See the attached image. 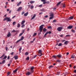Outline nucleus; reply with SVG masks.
<instances>
[{"label": "nucleus", "instance_id": "nucleus-1", "mask_svg": "<svg viewBox=\"0 0 76 76\" xmlns=\"http://www.w3.org/2000/svg\"><path fill=\"white\" fill-rule=\"evenodd\" d=\"M7 20L8 22H10L12 21V20L10 19V18L6 17L4 19V21Z\"/></svg>", "mask_w": 76, "mask_h": 76}, {"label": "nucleus", "instance_id": "nucleus-2", "mask_svg": "<svg viewBox=\"0 0 76 76\" xmlns=\"http://www.w3.org/2000/svg\"><path fill=\"white\" fill-rule=\"evenodd\" d=\"M38 53L39 54L38 55L39 57H41V56L42 55V53H42V50H39L38 52Z\"/></svg>", "mask_w": 76, "mask_h": 76}, {"label": "nucleus", "instance_id": "nucleus-3", "mask_svg": "<svg viewBox=\"0 0 76 76\" xmlns=\"http://www.w3.org/2000/svg\"><path fill=\"white\" fill-rule=\"evenodd\" d=\"M34 66H32L30 68V70L29 71V72H31V73H33L34 72Z\"/></svg>", "mask_w": 76, "mask_h": 76}, {"label": "nucleus", "instance_id": "nucleus-4", "mask_svg": "<svg viewBox=\"0 0 76 76\" xmlns=\"http://www.w3.org/2000/svg\"><path fill=\"white\" fill-rule=\"evenodd\" d=\"M44 26V25H42L41 26H40L39 27V29L40 30V32H42V29H43V26Z\"/></svg>", "mask_w": 76, "mask_h": 76}, {"label": "nucleus", "instance_id": "nucleus-5", "mask_svg": "<svg viewBox=\"0 0 76 76\" xmlns=\"http://www.w3.org/2000/svg\"><path fill=\"white\" fill-rule=\"evenodd\" d=\"M62 29H63V27H58L57 28V31H59V32H60V31H61Z\"/></svg>", "mask_w": 76, "mask_h": 76}, {"label": "nucleus", "instance_id": "nucleus-6", "mask_svg": "<svg viewBox=\"0 0 76 76\" xmlns=\"http://www.w3.org/2000/svg\"><path fill=\"white\" fill-rule=\"evenodd\" d=\"M61 61V60H60L59 59H58L57 60H56V62H58L59 63H60V62Z\"/></svg>", "mask_w": 76, "mask_h": 76}, {"label": "nucleus", "instance_id": "nucleus-7", "mask_svg": "<svg viewBox=\"0 0 76 76\" xmlns=\"http://www.w3.org/2000/svg\"><path fill=\"white\" fill-rule=\"evenodd\" d=\"M11 36V34H10V32H9L8 34L7 35V37H10Z\"/></svg>", "mask_w": 76, "mask_h": 76}, {"label": "nucleus", "instance_id": "nucleus-8", "mask_svg": "<svg viewBox=\"0 0 76 76\" xmlns=\"http://www.w3.org/2000/svg\"><path fill=\"white\" fill-rule=\"evenodd\" d=\"M32 73L31 72H27L26 73V75H28V76L30 75H31V74Z\"/></svg>", "mask_w": 76, "mask_h": 76}, {"label": "nucleus", "instance_id": "nucleus-9", "mask_svg": "<svg viewBox=\"0 0 76 76\" xmlns=\"http://www.w3.org/2000/svg\"><path fill=\"white\" fill-rule=\"evenodd\" d=\"M73 28V26H69L67 28V29H72Z\"/></svg>", "mask_w": 76, "mask_h": 76}, {"label": "nucleus", "instance_id": "nucleus-10", "mask_svg": "<svg viewBox=\"0 0 76 76\" xmlns=\"http://www.w3.org/2000/svg\"><path fill=\"white\" fill-rule=\"evenodd\" d=\"M56 57H57L58 58H61V57H62V56L60 55H56Z\"/></svg>", "mask_w": 76, "mask_h": 76}, {"label": "nucleus", "instance_id": "nucleus-11", "mask_svg": "<svg viewBox=\"0 0 76 76\" xmlns=\"http://www.w3.org/2000/svg\"><path fill=\"white\" fill-rule=\"evenodd\" d=\"M14 58L15 60H17L18 58V56H14Z\"/></svg>", "mask_w": 76, "mask_h": 76}, {"label": "nucleus", "instance_id": "nucleus-12", "mask_svg": "<svg viewBox=\"0 0 76 76\" xmlns=\"http://www.w3.org/2000/svg\"><path fill=\"white\" fill-rule=\"evenodd\" d=\"M22 7H19L18 9L17 10V11H20V10H22Z\"/></svg>", "mask_w": 76, "mask_h": 76}, {"label": "nucleus", "instance_id": "nucleus-13", "mask_svg": "<svg viewBox=\"0 0 76 76\" xmlns=\"http://www.w3.org/2000/svg\"><path fill=\"white\" fill-rule=\"evenodd\" d=\"M25 22H26L25 20H23L21 22V25H23V24L25 23Z\"/></svg>", "mask_w": 76, "mask_h": 76}, {"label": "nucleus", "instance_id": "nucleus-14", "mask_svg": "<svg viewBox=\"0 0 76 76\" xmlns=\"http://www.w3.org/2000/svg\"><path fill=\"white\" fill-rule=\"evenodd\" d=\"M73 19V16H71L69 18V20H71V19Z\"/></svg>", "mask_w": 76, "mask_h": 76}, {"label": "nucleus", "instance_id": "nucleus-15", "mask_svg": "<svg viewBox=\"0 0 76 76\" xmlns=\"http://www.w3.org/2000/svg\"><path fill=\"white\" fill-rule=\"evenodd\" d=\"M28 15V12H27L26 13L24 14V16H27Z\"/></svg>", "mask_w": 76, "mask_h": 76}, {"label": "nucleus", "instance_id": "nucleus-16", "mask_svg": "<svg viewBox=\"0 0 76 76\" xmlns=\"http://www.w3.org/2000/svg\"><path fill=\"white\" fill-rule=\"evenodd\" d=\"M36 16V15H35V14H34V15L33 16V17H32V18H31V20H32V19H34V18H35Z\"/></svg>", "mask_w": 76, "mask_h": 76}, {"label": "nucleus", "instance_id": "nucleus-17", "mask_svg": "<svg viewBox=\"0 0 76 76\" xmlns=\"http://www.w3.org/2000/svg\"><path fill=\"white\" fill-rule=\"evenodd\" d=\"M21 50H22V47H21L20 48H19V53H21Z\"/></svg>", "mask_w": 76, "mask_h": 76}, {"label": "nucleus", "instance_id": "nucleus-18", "mask_svg": "<svg viewBox=\"0 0 76 76\" xmlns=\"http://www.w3.org/2000/svg\"><path fill=\"white\" fill-rule=\"evenodd\" d=\"M30 3L31 4H32L33 3H35V1H30Z\"/></svg>", "mask_w": 76, "mask_h": 76}, {"label": "nucleus", "instance_id": "nucleus-19", "mask_svg": "<svg viewBox=\"0 0 76 76\" xmlns=\"http://www.w3.org/2000/svg\"><path fill=\"white\" fill-rule=\"evenodd\" d=\"M23 39H24V37H23V36H22L20 39V41H22V40H23Z\"/></svg>", "mask_w": 76, "mask_h": 76}, {"label": "nucleus", "instance_id": "nucleus-20", "mask_svg": "<svg viewBox=\"0 0 76 76\" xmlns=\"http://www.w3.org/2000/svg\"><path fill=\"white\" fill-rule=\"evenodd\" d=\"M34 5H31L30 7V9H32L34 8Z\"/></svg>", "mask_w": 76, "mask_h": 76}, {"label": "nucleus", "instance_id": "nucleus-21", "mask_svg": "<svg viewBox=\"0 0 76 76\" xmlns=\"http://www.w3.org/2000/svg\"><path fill=\"white\" fill-rule=\"evenodd\" d=\"M20 24L18 23L17 24V28H19V27H20Z\"/></svg>", "mask_w": 76, "mask_h": 76}, {"label": "nucleus", "instance_id": "nucleus-22", "mask_svg": "<svg viewBox=\"0 0 76 76\" xmlns=\"http://www.w3.org/2000/svg\"><path fill=\"white\" fill-rule=\"evenodd\" d=\"M75 55H72L71 57L72 58H75Z\"/></svg>", "mask_w": 76, "mask_h": 76}, {"label": "nucleus", "instance_id": "nucleus-23", "mask_svg": "<svg viewBox=\"0 0 76 76\" xmlns=\"http://www.w3.org/2000/svg\"><path fill=\"white\" fill-rule=\"evenodd\" d=\"M18 71V69H16L15 70L13 71V72L14 73H16V72Z\"/></svg>", "mask_w": 76, "mask_h": 76}, {"label": "nucleus", "instance_id": "nucleus-24", "mask_svg": "<svg viewBox=\"0 0 76 76\" xmlns=\"http://www.w3.org/2000/svg\"><path fill=\"white\" fill-rule=\"evenodd\" d=\"M6 58H7V56H4V58L3 59H2V60H4L5 59H6Z\"/></svg>", "mask_w": 76, "mask_h": 76}, {"label": "nucleus", "instance_id": "nucleus-25", "mask_svg": "<svg viewBox=\"0 0 76 76\" xmlns=\"http://www.w3.org/2000/svg\"><path fill=\"white\" fill-rule=\"evenodd\" d=\"M5 55L4 54H3L0 57V58H3L4 56Z\"/></svg>", "mask_w": 76, "mask_h": 76}, {"label": "nucleus", "instance_id": "nucleus-26", "mask_svg": "<svg viewBox=\"0 0 76 76\" xmlns=\"http://www.w3.org/2000/svg\"><path fill=\"white\" fill-rule=\"evenodd\" d=\"M21 4V1H20L19 3H18V4H17V6H19L20 4Z\"/></svg>", "mask_w": 76, "mask_h": 76}, {"label": "nucleus", "instance_id": "nucleus-27", "mask_svg": "<svg viewBox=\"0 0 76 76\" xmlns=\"http://www.w3.org/2000/svg\"><path fill=\"white\" fill-rule=\"evenodd\" d=\"M53 67V65H50L49 66V69H51V68H52Z\"/></svg>", "mask_w": 76, "mask_h": 76}, {"label": "nucleus", "instance_id": "nucleus-28", "mask_svg": "<svg viewBox=\"0 0 76 76\" xmlns=\"http://www.w3.org/2000/svg\"><path fill=\"white\" fill-rule=\"evenodd\" d=\"M5 62H6V60H4L2 62V64H4V63H5Z\"/></svg>", "mask_w": 76, "mask_h": 76}, {"label": "nucleus", "instance_id": "nucleus-29", "mask_svg": "<svg viewBox=\"0 0 76 76\" xmlns=\"http://www.w3.org/2000/svg\"><path fill=\"white\" fill-rule=\"evenodd\" d=\"M46 30L47 29H46V28H44L43 29V32H46Z\"/></svg>", "mask_w": 76, "mask_h": 76}, {"label": "nucleus", "instance_id": "nucleus-30", "mask_svg": "<svg viewBox=\"0 0 76 76\" xmlns=\"http://www.w3.org/2000/svg\"><path fill=\"white\" fill-rule=\"evenodd\" d=\"M61 3V1H60L59 2H58L57 4V6H58V5H59V4H60V3Z\"/></svg>", "mask_w": 76, "mask_h": 76}, {"label": "nucleus", "instance_id": "nucleus-31", "mask_svg": "<svg viewBox=\"0 0 76 76\" xmlns=\"http://www.w3.org/2000/svg\"><path fill=\"white\" fill-rule=\"evenodd\" d=\"M48 34V32H46V33L44 35V37H45V35H47V34Z\"/></svg>", "mask_w": 76, "mask_h": 76}, {"label": "nucleus", "instance_id": "nucleus-32", "mask_svg": "<svg viewBox=\"0 0 76 76\" xmlns=\"http://www.w3.org/2000/svg\"><path fill=\"white\" fill-rule=\"evenodd\" d=\"M47 28L48 29H50L51 28H51V26H48Z\"/></svg>", "mask_w": 76, "mask_h": 76}, {"label": "nucleus", "instance_id": "nucleus-33", "mask_svg": "<svg viewBox=\"0 0 76 76\" xmlns=\"http://www.w3.org/2000/svg\"><path fill=\"white\" fill-rule=\"evenodd\" d=\"M68 41H66L64 42V44L67 45V43L68 42Z\"/></svg>", "mask_w": 76, "mask_h": 76}, {"label": "nucleus", "instance_id": "nucleus-34", "mask_svg": "<svg viewBox=\"0 0 76 76\" xmlns=\"http://www.w3.org/2000/svg\"><path fill=\"white\" fill-rule=\"evenodd\" d=\"M54 15L53 13H51L50 15V16H52L53 17Z\"/></svg>", "mask_w": 76, "mask_h": 76}, {"label": "nucleus", "instance_id": "nucleus-35", "mask_svg": "<svg viewBox=\"0 0 76 76\" xmlns=\"http://www.w3.org/2000/svg\"><path fill=\"white\" fill-rule=\"evenodd\" d=\"M20 39L19 40H18L17 41L16 43H18V42H20Z\"/></svg>", "mask_w": 76, "mask_h": 76}, {"label": "nucleus", "instance_id": "nucleus-36", "mask_svg": "<svg viewBox=\"0 0 76 76\" xmlns=\"http://www.w3.org/2000/svg\"><path fill=\"white\" fill-rule=\"evenodd\" d=\"M26 60H29V57L28 56H27V57L26 58Z\"/></svg>", "mask_w": 76, "mask_h": 76}, {"label": "nucleus", "instance_id": "nucleus-37", "mask_svg": "<svg viewBox=\"0 0 76 76\" xmlns=\"http://www.w3.org/2000/svg\"><path fill=\"white\" fill-rule=\"evenodd\" d=\"M61 45H62L61 43H60L58 45V46H61Z\"/></svg>", "mask_w": 76, "mask_h": 76}, {"label": "nucleus", "instance_id": "nucleus-38", "mask_svg": "<svg viewBox=\"0 0 76 76\" xmlns=\"http://www.w3.org/2000/svg\"><path fill=\"white\" fill-rule=\"evenodd\" d=\"M25 55L26 56H27V55H28V52H26L25 53Z\"/></svg>", "mask_w": 76, "mask_h": 76}, {"label": "nucleus", "instance_id": "nucleus-39", "mask_svg": "<svg viewBox=\"0 0 76 76\" xmlns=\"http://www.w3.org/2000/svg\"><path fill=\"white\" fill-rule=\"evenodd\" d=\"M53 23H55V22H57V20H53Z\"/></svg>", "mask_w": 76, "mask_h": 76}, {"label": "nucleus", "instance_id": "nucleus-40", "mask_svg": "<svg viewBox=\"0 0 76 76\" xmlns=\"http://www.w3.org/2000/svg\"><path fill=\"white\" fill-rule=\"evenodd\" d=\"M23 34L22 33H20L19 35V37H20Z\"/></svg>", "mask_w": 76, "mask_h": 76}, {"label": "nucleus", "instance_id": "nucleus-41", "mask_svg": "<svg viewBox=\"0 0 76 76\" xmlns=\"http://www.w3.org/2000/svg\"><path fill=\"white\" fill-rule=\"evenodd\" d=\"M7 74L8 75H10V72H8Z\"/></svg>", "mask_w": 76, "mask_h": 76}, {"label": "nucleus", "instance_id": "nucleus-42", "mask_svg": "<svg viewBox=\"0 0 76 76\" xmlns=\"http://www.w3.org/2000/svg\"><path fill=\"white\" fill-rule=\"evenodd\" d=\"M53 17H50L49 18V19H52L53 18Z\"/></svg>", "mask_w": 76, "mask_h": 76}, {"label": "nucleus", "instance_id": "nucleus-43", "mask_svg": "<svg viewBox=\"0 0 76 76\" xmlns=\"http://www.w3.org/2000/svg\"><path fill=\"white\" fill-rule=\"evenodd\" d=\"M25 26V24H23L22 26H21L22 28H23Z\"/></svg>", "mask_w": 76, "mask_h": 76}, {"label": "nucleus", "instance_id": "nucleus-44", "mask_svg": "<svg viewBox=\"0 0 76 76\" xmlns=\"http://www.w3.org/2000/svg\"><path fill=\"white\" fill-rule=\"evenodd\" d=\"M37 35V33H34V34L33 35V37H34V36H35V35Z\"/></svg>", "mask_w": 76, "mask_h": 76}, {"label": "nucleus", "instance_id": "nucleus-45", "mask_svg": "<svg viewBox=\"0 0 76 76\" xmlns=\"http://www.w3.org/2000/svg\"><path fill=\"white\" fill-rule=\"evenodd\" d=\"M24 31H25V30H23L22 31V32L21 33H22L23 34V33H24Z\"/></svg>", "mask_w": 76, "mask_h": 76}, {"label": "nucleus", "instance_id": "nucleus-46", "mask_svg": "<svg viewBox=\"0 0 76 76\" xmlns=\"http://www.w3.org/2000/svg\"><path fill=\"white\" fill-rule=\"evenodd\" d=\"M15 23H16V22H13L12 24L13 25H15Z\"/></svg>", "mask_w": 76, "mask_h": 76}, {"label": "nucleus", "instance_id": "nucleus-47", "mask_svg": "<svg viewBox=\"0 0 76 76\" xmlns=\"http://www.w3.org/2000/svg\"><path fill=\"white\" fill-rule=\"evenodd\" d=\"M41 1H42V2H44L45 1V0H41Z\"/></svg>", "mask_w": 76, "mask_h": 76}, {"label": "nucleus", "instance_id": "nucleus-48", "mask_svg": "<svg viewBox=\"0 0 76 76\" xmlns=\"http://www.w3.org/2000/svg\"><path fill=\"white\" fill-rule=\"evenodd\" d=\"M53 57H54V58H56V56H53Z\"/></svg>", "mask_w": 76, "mask_h": 76}, {"label": "nucleus", "instance_id": "nucleus-49", "mask_svg": "<svg viewBox=\"0 0 76 76\" xmlns=\"http://www.w3.org/2000/svg\"><path fill=\"white\" fill-rule=\"evenodd\" d=\"M8 49V48L6 47L5 48V49L6 51H7V49Z\"/></svg>", "mask_w": 76, "mask_h": 76}, {"label": "nucleus", "instance_id": "nucleus-50", "mask_svg": "<svg viewBox=\"0 0 76 76\" xmlns=\"http://www.w3.org/2000/svg\"><path fill=\"white\" fill-rule=\"evenodd\" d=\"M42 4H41L39 6V7H42Z\"/></svg>", "mask_w": 76, "mask_h": 76}, {"label": "nucleus", "instance_id": "nucleus-51", "mask_svg": "<svg viewBox=\"0 0 76 76\" xmlns=\"http://www.w3.org/2000/svg\"><path fill=\"white\" fill-rule=\"evenodd\" d=\"M13 54H14V52H12V53H10V54H11V55H13Z\"/></svg>", "mask_w": 76, "mask_h": 76}, {"label": "nucleus", "instance_id": "nucleus-52", "mask_svg": "<svg viewBox=\"0 0 76 76\" xmlns=\"http://www.w3.org/2000/svg\"><path fill=\"white\" fill-rule=\"evenodd\" d=\"M25 13V12H23L22 13V15H23V14Z\"/></svg>", "mask_w": 76, "mask_h": 76}, {"label": "nucleus", "instance_id": "nucleus-53", "mask_svg": "<svg viewBox=\"0 0 76 76\" xmlns=\"http://www.w3.org/2000/svg\"><path fill=\"white\" fill-rule=\"evenodd\" d=\"M37 55L34 56V58H36V57H37Z\"/></svg>", "mask_w": 76, "mask_h": 76}, {"label": "nucleus", "instance_id": "nucleus-54", "mask_svg": "<svg viewBox=\"0 0 76 76\" xmlns=\"http://www.w3.org/2000/svg\"><path fill=\"white\" fill-rule=\"evenodd\" d=\"M12 60H10V62H9V63H12Z\"/></svg>", "mask_w": 76, "mask_h": 76}, {"label": "nucleus", "instance_id": "nucleus-55", "mask_svg": "<svg viewBox=\"0 0 76 76\" xmlns=\"http://www.w3.org/2000/svg\"><path fill=\"white\" fill-rule=\"evenodd\" d=\"M16 32V31H15V30H13L12 31V32Z\"/></svg>", "mask_w": 76, "mask_h": 76}, {"label": "nucleus", "instance_id": "nucleus-56", "mask_svg": "<svg viewBox=\"0 0 76 76\" xmlns=\"http://www.w3.org/2000/svg\"><path fill=\"white\" fill-rule=\"evenodd\" d=\"M45 18H48V15H46L45 16H44Z\"/></svg>", "mask_w": 76, "mask_h": 76}, {"label": "nucleus", "instance_id": "nucleus-57", "mask_svg": "<svg viewBox=\"0 0 76 76\" xmlns=\"http://www.w3.org/2000/svg\"><path fill=\"white\" fill-rule=\"evenodd\" d=\"M60 37H63V35H60Z\"/></svg>", "mask_w": 76, "mask_h": 76}, {"label": "nucleus", "instance_id": "nucleus-58", "mask_svg": "<svg viewBox=\"0 0 76 76\" xmlns=\"http://www.w3.org/2000/svg\"><path fill=\"white\" fill-rule=\"evenodd\" d=\"M28 8H30V7L31 6V5H30H30H28Z\"/></svg>", "mask_w": 76, "mask_h": 76}, {"label": "nucleus", "instance_id": "nucleus-59", "mask_svg": "<svg viewBox=\"0 0 76 76\" xmlns=\"http://www.w3.org/2000/svg\"><path fill=\"white\" fill-rule=\"evenodd\" d=\"M50 3V2H49V1L46 2V3H47V4H48V3Z\"/></svg>", "mask_w": 76, "mask_h": 76}, {"label": "nucleus", "instance_id": "nucleus-60", "mask_svg": "<svg viewBox=\"0 0 76 76\" xmlns=\"http://www.w3.org/2000/svg\"><path fill=\"white\" fill-rule=\"evenodd\" d=\"M10 58V56H8L7 57V59H8V60H9V59Z\"/></svg>", "mask_w": 76, "mask_h": 76}, {"label": "nucleus", "instance_id": "nucleus-61", "mask_svg": "<svg viewBox=\"0 0 76 76\" xmlns=\"http://www.w3.org/2000/svg\"><path fill=\"white\" fill-rule=\"evenodd\" d=\"M48 34H51V32L50 31H49V32H48Z\"/></svg>", "mask_w": 76, "mask_h": 76}, {"label": "nucleus", "instance_id": "nucleus-62", "mask_svg": "<svg viewBox=\"0 0 76 76\" xmlns=\"http://www.w3.org/2000/svg\"><path fill=\"white\" fill-rule=\"evenodd\" d=\"M42 14V12H40L39 13V15H41Z\"/></svg>", "mask_w": 76, "mask_h": 76}, {"label": "nucleus", "instance_id": "nucleus-63", "mask_svg": "<svg viewBox=\"0 0 76 76\" xmlns=\"http://www.w3.org/2000/svg\"><path fill=\"white\" fill-rule=\"evenodd\" d=\"M63 7H65V5L63 4Z\"/></svg>", "mask_w": 76, "mask_h": 76}, {"label": "nucleus", "instance_id": "nucleus-64", "mask_svg": "<svg viewBox=\"0 0 76 76\" xmlns=\"http://www.w3.org/2000/svg\"><path fill=\"white\" fill-rule=\"evenodd\" d=\"M74 73H76V69H75V70H74Z\"/></svg>", "mask_w": 76, "mask_h": 76}]
</instances>
